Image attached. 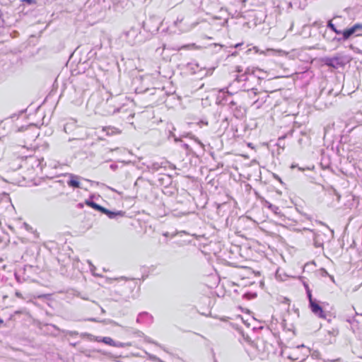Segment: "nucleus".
Listing matches in <instances>:
<instances>
[{
  "label": "nucleus",
  "instance_id": "f257e3e1",
  "mask_svg": "<svg viewBox=\"0 0 362 362\" xmlns=\"http://www.w3.org/2000/svg\"><path fill=\"white\" fill-rule=\"evenodd\" d=\"M232 93L229 91L221 90L217 95V103L221 105H228L230 112L237 119H243L246 115V108L238 103L240 98L236 96L235 100L231 98Z\"/></svg>",
  "mask_w": 362,
  "mask_h": 362
},
{
  "label": "nucleus",
  "instance_id": "5701e85b",
  "mask_svg": "<svg viewBox=\"0 0 362 362\" xmlns=\"http://www.w3.org/2000/svg\"><path fill=\"white\" fill-rule=\"evenodd\" d=\"M142 335L144 336V341L147 342V343H151V344H153L156 346H158L160 347H162L159 344H158L157 342H156L155 341L152 340L150 337H147V336H144V334L143 333H141Z\"/></svg>",
  "mask_w": 362,
  "mask_h": 362
},
{
  "label": "nucleus",
  "instance_id": "cd10ccee",
  "mask_svg": "<svg viewBox=\"0 0 362 362\" xmlns=\"http://www.w3.org/2000/svg\"><path fill=\"white\" fill-rule=\"evenodd\" d=\"M88 264H89V265H90V268L91 272H93V269H95V267H94V265L91 263V262H90V261H89V260H88Z\"/></svg>",
  "mask_w": 362,
  "mask_h": 362
},
{
  "label": "nucleus",
  "instance_id": "7c9ffc66",
  "mask_svg": "<svg viewBox=\"0 0 362 362\" xmlns=\"http://www.w3.org/2000/svg\"><path fill=\"white\" fill-rule=\"evenodd\" d=\"M242 45H243V43H238L235 45H234V47L238 48V47H240Z\"/></svg>",
  "mask_w": 362,
  "mask_h": 362
},
{
  "label": "nucleus",
  "instance_id": "a18cd8bd",
  "mask_svg": "<svg viewBox=\"0 0 362 362\" xmlns=\"http://www.w3.org/2000/svg\"><path fill=\"white\" fill-rule=\"evenodd\" d=\"M278 52L279 53H284L283 51H281V50L278 51Z\"/></svg>",
  "mask_w": 362,
  "mask_h": 362
},
{
  "label": "nucleus",
  "instance_id": "f3484780",
  "mask_svg": "<svg viewBox=\"0 0 362 362\" xmlns=\"http://www.w3.org/2000/svg\"><path fill=\"white\" fill-rule=\"evenodd\" d=\"M22 158H15L11 162L9 163V169L13 171L19 169L22 166Z\"/></svg>",
  "mask_w": 362,
  "mask_h": 362
},
{
  "label": "nucleus",
  "instance_id": "49530a36",
  "mask_svg": "<svg viewBox=\"0 0 362 362\" xmlns=\"http://www.w3.org/2000/svg\"><path fill=\"white\" fill-rule=\"evenodd\" d=\"M296 165H291V168H296Z\"/></svg>",
  "mask_w": 362,
  "mask_h": 362
},
{
  "label": "nucleus",
  "instance_id": "b1692460",
  "mask_svg": "<svg viewBox=\"0 0 362 362\" xmlns=\"http://www.w3.org/2000/svg\"><path fill=\"white\" fill-rule=\"evenodd\" d=\"M103 341L109 345H114V341L110 337H104Z\"/></svg>",
  "mask_w": 362,
  "mask_h": 362
},
{
  "label": "nucleus",
  "instance_id": "f03ea898",
  "mask_svg": "<svg viewBox=\"0 0 362 362\" xmlns=\"http://www.w3.org/2000/svg\"><path fill=\"white\" fill-rule=\"evenodd\" d=\"M339 19L340 17L336 16L327 22V27L328 28L331 29L337 35H341V37H334V40L337 42H344L352 35L359 36L362 35V23H356L351 28L341 30L337 28V27H340V25L337 22Z\"/></svg>",
  "mask_w": 362,
  "mask_h": 362
},
{
  "label": "nucleus",
  "instance_id": "f8f14e48",
  "mask_svg": "<svg viewBox=\"0 0 362 362\" xmlns=\"http://www.w3.org/2000/svg\"><path fill=\"white\" fill-rule=\"evenodd\" d=\"M310 307L311 308L312 312L317 316L321 318H325L326 315L325 314L322 308L320 306L316 301H311L310 303Z\"/></svg>",
  "mask_w": 362,
  "mask_h": 362
},
{
  "label": "nucleus",
  "instance_id": "4c0bfd02",
  "mask_svg": "<svg viewBox=\"0 0 362 362\" xmlns=\"http://www.w3.org/2000/svg\"><path fill=\"white\" fill-rule=\"evenodd\" d=\"M89 320L92 321V322H96L97 321L95 318H91Z\"/></svg>",
  "mask_w": 362,
  "mask_h": 362
},
{
  "label": "nucleus",
  "instance_id": "20e7f679",
  "mask_svg": "<svg viewBox=\"0 0 362 362\" xmlns=\"http://www.w3.org/2000/svg\"><path fill=\"white\" fill-rule=\"evenodd\" d=\"M323 62L328 66L339 69L343 68L349 62V59L346 56L337 54L332 57H326Z\"/></svg>",
  "mask_w": 362,
  "mask_h": 362
},
{
  "label": "nucleus",
  "instance_id": "a19ab883",
  "mask_svg": "<svg viewBox=\"0 0 362 362\" xmlns=\"http://www.w3.org/2000/svg\"><path fill=\"white\" fill-rule=\"evenodd\" d=\"M25 1H26V2H29V3H30V2H31V1H32V0H25Z\"/></svg>",
  "mask_w": 362,
  "mask_h": 362
},
{
  "label": "nucleus",
  "instance_id": "a878e982",
  "mask_svg": "<svg viewBox=\"0 0 362 362\" xmlns=\"http://www.w3.org/2000/svg\"><path fill=\"white\" fill-rule=\"evenodd\" d=\"M66 334H69L70 336L77 335L78 334V332H76V331H66Z\"/></svg>",
  "mask_w": 362,
  "mask_h": 362
},
{
  "label": "nucleus",
  "instance_id": "9d476101",
  "mask_svg": "<svg viewBox=\"0 0 362 362\" xmlns=\"http://www.w3.org/2000/svg\"><path fill=\"white\" fill-rule=\"evenodd\" d=\"M326 235L322 233L314 232L313 242L315 247H322L325 240Z\"/></svg>",
  "mask_w": 362,
  "mask_h": 362
},
{
  "label": "nucleus",
  "instance_id": "09e8293b",
  "mask_svg": "<svg viewBox=\"0 0 362 362\" xmlns=\"http://www.w3.org/2000/svg\"><path fill=\"white\" fill-rule=\"evenodd\" d=\"M322 226H326V227L328 228V226H326V224L322 223Z\"/></svg>",
  "mask_w": 362,
  "mask_h": 362
},
{
  "label": "nucleus",
  "instance_id": "412c9836",
  "mask_svg": "<svg viewBox=\"0 0 362 362\" xmlns=\"http://www.w3.org/2000/svg\"><path fill=\"white\" fill-rule=\"evenodd\" d=\"M248 80L247 75L246 74H242L240 75H237L235 77V81L238 82L247 81Z\"/></svg>",
  "mask_w": 362,
  "mask_h": 362
},
{
  "label": "nucleus",
  "instance_id": "c85d7f7f",
  "mask_svg": "<svg viewBox=\"0 0 362 362\" xmlns=\"http://www.w3.org/2000/svg\"><path fill=\"white\" fill-rule=\"evenodd\" d=\"M62 182L61 180H57L53 182L54 186H57L58 185H60Z\"/></svg>",
  "mask_w": 362,
  "mask_h": 362
},
{
  "label": "nucleus",
  "instance_id": "72a5a7b5",
  "mask_svg": "<svg viewBox=\"0 0 362 362\" xmlns=\"http://www.w3.org/2000/svg\"><path fill=\"white\" fill-rule=\"evenodd\" d=\"M322 271L323 272V275H327L328 274L325 269H322Z\"/></svg>",
  "mask_w": 362,
  "mask_h": 362
},
{
  "label": "nucleus",
  "instance_id": "4468645a",
  "mask_svg": "<svg viewBox=\"0 0 362 362\" xmlns=\"http://www.w3.org/2000/svg\"><path fill=\"white\" fill-rule=\"evenodd\" d=\"M102 213L106 214L110 218L117 219L119 217H123L125 212L123 211H112L103 207Z\"/></svg>",
  "mask_w": 362,
  "mask_h": 362
},
{
  "label": "nucleus",
  "instance_id": "393cba45",
  "mask_svg": "<svg viewBox=\"0 0 362 362\" xmlns=\"http://www.w3.org/2000/svg\"><path fill=\"white\" fill-rule=\"evenodd\" d=\"M305 288H306V291H307V296H308V298L309 299V301H310V303H311V301H315V300L313 299L312 298V294H311V291L308 288V286H305Z\"/></svg>",
  "mask_w": 362,
  "mask_h": 362
},
{
  "label": "nucleus",
  "instance_id": "603ef678",
  "mask_svg": "<svg viewBox=\"0 0 362 362\" xmlns=\"http://www.w3.org/2000/svg\"><path fill=\"white\" fill-rule=\"evenodd\" d=\"M25 226L26 228L28 227V224H26V223H25Z\"/></svg>",
  "mask_w": 362,
  "mask_h": 362
},
{
  "label": "nucleus",
  "instance_id": "ddd939ff",
  "mask_svg": "<svg viewBox=\"0 0 362 362\" xmlns=\"http://www.w3.org/2000/svg\"><path fill=\"white\" fill-rule=\"evenodd\" d=\"M69 180L67 182V185L73 188H81V183L79 182L80 177L74 174H68Z\"/></svg>",
  "mask_w": 362,
  "mask_h": 362
},
{
  "label": "nucleus",
  "instance_id": "ea45409f",
  "mask_svg": "<svg viewBox=\"0 0 362 362\" xmlns=\"http://www.w3.org/2000/svg\"><path fill=\"white\" fill-rule=\"evenodd\" d=\"M253 49L255 50L256 52H257V49L256 47H254Z\"/></svg>",
  "mask_w": 362,
  "mask_h": 362
},
{
  "label": "nucleus",
  "instance_id": "3c124183",
  "mask_svg": "<svg viewBox=\"0 0 362 362\" xmlns=\"http://www.w3.org/2000/svg\"><path fill=\"white\" fill-rule=\"evenodd\" d=\"M57 194H55L54 196L52 197L51 198H53V197H57Z\"/></svg>",
  "mask_w": 362,
  "mask_h": 362
},
{
  "label": "nucleus",
  "instance_id": "8fccbe9b",
  "mask_svg": "<svg viewBox=\"0 0 362 362\" xmlns=\"http://www.w3.org/2000/svg\"><path fill=\"white\" fill-rule=\"evenodd\" d=\"M101 312L105 313V310L103 308H101Z\"/></svg>",
  "mask_w": 362,
  "mask_h": 362
},
{
  "label": "nucleus",
  "instance_id": "2f4dec72",
  "mask_svg": "<svg viewBox=\"0 0 362 362\" xmlns=\"http://www.w3.org/2000/svg\"><path fill=\"white\" fill-rule=\"evenodd\" d=\"M110 168H111L112 170H115V169L117 168V165H116L112 164V165H110Z\"/></svg>",
  "mask_w": 362,
  "mask_h": 362
},
{
  "label": "nucleus",
  "instance_id": "dca6fc26",
  "mask_svg": "<svg viewBox=\"0 0 362 362\" xmlns=\"http://www.w3.org/2000/svg\"><path fill=\"white\" fill-rule=\"evenodd\" d=\"M76 121L71 119L64 126V130L67 134L73 133L77 129Z\"/></svg>",
  "mask_w": 362,
  "mask_h": 362
},
{
  "label": "nucleus",
  "instance_id": "aec40b11",
  "mask_svg": "<svg viewBox=\"0 0 362 362\" xmlns=\"http://www.w3.org/2000/svg\"><path fill=\"white\" fill-rule=\"evenodd\" d=\"M86 204L91 206L94 209H96L100 212L103 210V207L100 206L99 204H96L95 202L93 201H86Z\"/></svg>",
  "mask_w": 362,
  "mask_h": 362
},
{
  "label": "nucleus",
  "instance_id": "de8ad7c7",
  "mask_svg": "<svg viewBox=\"0 0 362 362\" xmlns=\"http://www.w3.org/2000/svg\"><path fill=\"white\" fill-rule=\"evenodd\" d=\"M322 226H326V227L328 228V226H326V224L322 223Z\"/></svg>",
  "mask_w": 362,
  "mask_h": 362
},
{
  "label": "nucleus",
  "instance_id": "4be33fe9",
  "mask_svg": "<svg viewBox=\"0 0 362 362\" xmlns=\"http://www.w3.org/2000/svg\"><path fill=\"white\" fill-rule=\"evenodd\" d=\"M28 159L30 160V161H33V160H35V161H37L38 163L37 165V167H40V168H42V166H43V161H44V159L43 158H41V159H36L35 157H29Z\"/></svg>",
  "mask_w": 362,
  "mask_h": 362
},
{
  "label": "nucleus",
  "instance_id": "6e6552de",
  "mask_svg": "<svg viewBox=\"0 0 362 362\" xmlns=\"http://www.w3.org/2000/svg\"><path fill=\"white\" fill-rule=\"evenodd\" d=\"M269 95L267 92H259L257 98L254 100L252 105L255 106L257 109H259L267 101Z\"/></svg>",
  "mask_w": 362,
  "mask_h": 362
},
{
  "label": "nucleus",
  "instance_id": "39448f33",
  "mask_svg": "<svg viewBox=\"0 0 362 362\" xmlns=\"http://www.w3.org/2000/svg\"><path fill=\"white\" fill-rule=\"evenodd\" d=\"M124 35L128 43L132 45L139 44L144 41V38L141 33L140 27L139 25L137 27L131 28L129 30L124 32Z\"/></svg>",
  "mask_w": 362,
  "mask_h": 362
},
{
  "label": "nucleus",
  "instance_id": "79ce46f5",
  "mask_svg": "<svg viewBox=\"0 0 362 362\" xmlns=\"http://www.w3.org/2000/svg\"><path fill=\"white\" fill-rule=\"evenodd\" d=\"M16 294L17 296H21V294L19 293H18V292Z\"/></svg>",
  "mask_w": 362,
  "mask_h": 362
},
{
  "label": "nucleus",
  "instance_id": "6ab92c4d",
  "mask_svg": "<svg viewBox=\"0 0 362 362\" xmlns=\"http://www.w3.org/2000/svg\"><path fill=\"white\" fill-rule=\"evenodd\" d=\"M103 131L106 133L107 136L120 134V131L113 127H104Z\"/></svg>",
  "mask_w": 362,
  "mask_h": 362
},
{
  "label": "nucleus",
  "instance_id": "37998d69",
  "mask_svg": "<svg viewBox=\"0 0 362 362\" xmlns=\"http://www.w3.org/2000/svg\"><path fill=\"white\" fill-rule=\"evenodd\" d=\"M153 356H152V355H150V356H149V357H150L151 358H152V359H153Z\"/></svg>",
  "mask_w": 362,
  "mask_h": 362
},
{
  "label": "nucleus",
  "instance_id": "0eeeda50",
  "mask_svg": "<svg viewBox=\"0 0 362 362\" xmlns=\"http://www.w3.org/2000/svg\"><path fill=\"white\" fill-rule=\"evenodd\" d=\"M264 206L272 211L276 216H278L282 221L286 222V217L281 212L280 208L276 205L271 204L268 201H265Z\"/></svg>",
  "mask_w": 362,
  "mask_h": 362
},
{
  "label": "nucleus",
  "instance_id": "7ed1b4c3",
  "mask_svg": "<svg viewBox=\"0 0 362 362\" xmlns=\"http://www.w3.org/2000/svg\"><path fill=\"white\" fill-rule=\"evenodd\" d=\"M272 345L264 339L258 338L255 341H247L246 351L251 359L264 360L268 358Z\"/></svg>",
  "mask_w": 362,
  "mask_h": 362
},
{
  "label": "nucleus",
  "instance_id": "2eb2a0df",
  "mask_svg": "<svg viewBox=\"0 0 362 362\" xmlns=\"http://www.w3.org/2000/svg\"><path fill=\"white\" fill-rule=\"evenodd\" d=\"M258 93L259 92H257L255 89L252 88L247 91H242L239 93L238 94V97L242 99L245 98L246 97H249L255 100V99H257L256 97H257Z\"/></svg>",
  "mask_w": 362,
  "mask_h": 362
},
{
  "label": "nucleus",
  "instance_id": "473e14b6",
  "mask_svg": "<svg viewBox=\"0 0 362 362\" xmlns=\"http://www.w3.org/2000/svg\"><path fill=\"white\" fill-rule=\"evenodd\" d=\"M183 147L185 148V149H188L189 148V145L187 144H183Z\"/></svg>",
  "mask_w": 362,
  "mask_h": 362
},
{
  "label": "nucleus",
  "instance_id": "9b49d317",
  "mask_svg": "<svg viewBox=\"0 0 362 362\" xmlns=\"http://www.w3.org/2000/svg\"><path fill=\"white\" fill-rule=\"evenodd\" d=\"M136 322L141 324L151 325L153 322V317L148 313H141L136 318Z\"/></svg>",
  "mask_w": 362,
  "mask_h": 362
},
{
  "label": "nucleus",
  "instance_id": "c9c22d12",
  "mask_svg": "<svg viewBox=\"0 0 362 362\" xmlns=\"http://www.w3.org/2000/svg\"><path fill=\"white\" fill-rule=\"evenodd\" d=\"M328 229L330 230V232L332 233V238H333L334 237V230L330 229V228H328Z\"/></svg>",
  "mask_w": 362,
  "mask_h": 362
},
{
  "label": "nucleus",
  "instance_id": "1a4fd4ad",
  "mask_svg": "<svg viewBox=\"0 0 362 362\" xmlns=\"http://www.w3.org/2000/svg\"><path fill=\"white\" fill-rule=\"evenodd\" d=\"M167 165V161L153 162L148 164L146 168L148 171L151 173H155L160 170L161 168H165Z\"/></svg>",
  "mask_w": 362,
  "mask_h": 362
},
{
  "label": "nucleus",
  "instance_id": "e433bc0d",
  "mask_svg": "<svg viewBox=\"0 0 362 362\" xmlns=\"http://www.w3.org/2000/svg\"><path fill=\"white\" fill-rule=\"evenodd\" d=\"M237 54H238V53H237V52H233V53H232V54H231V55H232V56H236V55H237Z\"/></svg>",
  "mask_w": 362,
  "mask_h": 362
},
{
  "label": "nucleus",
  "instance_id": "f704fd0d",
  "mask_svg": "<svg viewBox=\"0 0 362 362\" xmlns=\"http://www.w3.org/2000/svg\"><path fill=\"white\" fill-rule=\"evenodd\" d=\"M170 136H172L173 137H174V138H175V141H177V138H175V136L172 132H170Z\"/></svg>",
  "mask_w": 362,
  "mask_h": 362
},
{
  "label": "nucleus",
  "instance_id": "c756f323",
  "mask_svg": "<svg viewBox=\"0 0 362 362\" xmlns=\"http://www.w3.org/2000/svg\"><path fill=\"white\" fill-rule=\"evenodd\" d=\"M250 73V68H247V69L244 71V74H246L247 75H248Z\"/></svg>",
  "mask_w": 362,
  "mask_h": 362
},
{
  "label": "nucleus",
  "instance_id": "a211bd4d",
  "mask_svg": "<svg viewBox=\"0 0 362 362\" xmlns=\"http://www.w3.org/2000/svg\"><path fill=\"white\" fill-rule=\"evenodd\" d=\"M182 18H177L176 21L173 22V26L168 27L166 30H163V32L169 33L170 34L177 33V30L176 29H174V27H177L180 23H182Z\"/></svg>",
  "mask_w": 362,
  "mask_h": 362
},
{
  "label": "nucleus",
  "instance_id": "c03bdc74",
  "mask_svg": "<svg viewBox=\"0 0 362 362\" xmlns=\"http://www.w3.org/2000/svg\"><path fill=\"white\" fill-rule=\"evenodd\" d=\"M300 362H306L305 359L301 360Z\"/></svg>",
  "mask_w": 362,
  "mask_h": 362
},
{
  "label": "nucleus",
  "instance_id": "423d86ee",
  "mask_svg": "<svg viewBox=\"0 0 362 362\" xmlns=\"http://www.w3.org/2000/svg\"><path fill=\"white\" fill-rule=\"evenodd\" d=\"M163 24V21L156 17H151L149 20L143 23L144 29L151 33H157L159 30L160 25Z\"/></svg>",
  "mask_w": 362,
  "mask_h": 362
},
{
  "label": "nucleus",
  "instance_id": "bb28decb",
  "mask_svg": "<svg viewBox=\"0 0 362 362\" xmlns=\"http://www.w3.org/2000/svg\"><path fill=\"white\" fill-rule=\"evenodd\" d=\"M235 71L238 72V73H241V72L243 71V68L241 66H238L235 68Z\"/></svg>",
  "mask_w": 362,
  "mask_h": 362
},
{
  "label": "nucleus",
  "instance_id": "58836bf2",
  "mask_svg": "<svg viewBox=\"0 0 362 362\" xmlns=\"http://www.w3.org/2000/svg\"><path fill=\"white\" fill-rule=\"evenodd\" d=\"M4 324V320L0 318V325Z\"/></svg>",
  "mask_w": 362,
  "mask_h": 362
},
{
  "label": "nucleus",
  "instance_id": "864d4df0",
  "mask_svg": "<svg viewBox=\"0 0 362 362\" xmlns=\"http://www.w3.org/2000/svg\"><path fill=\"white\" fill-rule=\"evenodd\" d=\"M92 0H89V1H91Z\"/></svg>",
  "mask_w": 362,
  "mask_h": 362
}]
</instances>
